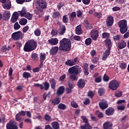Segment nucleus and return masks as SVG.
<instances>
[{
    "instance_id": "nucleus-1",
    "label": "nucleus",
    "mask_w": 129,
    "mask_h": 129,
    "mask_svg": "<svg viewBox=\"0 0 129 129\" xmlns=\"http://www.w3.org/2000/svg\"><path fill=\"white\" fill-rule=\"evenodd\" d=\"M35 5L36 6V9L34 10L35 14L37 15L39 18L43 17V14L40 15V13H43V9H46L47 8V3L45 0H39L35 2Z\"/></svg>"
},
{
    "instance_id": "nucleus-2",
    "label": "nucleus",
    "mask_w": 129,
    "mask_h": 129,
    "mask_svg": "<svg viewBox=\"0 0 129 129\" xmlns=\"http://www.w3.org/2000/svg\"><path fill=\"white\" fill-rule=\"evenodd\" d=\"M68 72L70 75V78L73 81H75L78 79V77L77 75L80 74V73L82 72L81 68L78 66H74L70 68L69 69Z\"/></svg>"
},
{
    "instance_id": "nucleus-3",
    "label": "nucleus",
    "mask_w": 129,
    "mask_h": 129,
    "mask_svg": "<svg viewBox=\"0 0 129 129\" xmlns=\"http://www.w3.org/2000/svg\"><path fill=\"white\" fill-rule=\"evenodd\" d=\"M59 49L60 51L68 52L71 49V41L67 38H63L59 42Z\"/></svg>"
},
{
    "instance_id": "nucleus-4",
    "label": "nucleus",
    "mask_w": 129,
    "mask_h": 129,
    "mask_svg": "<svg viewBox=\"0 0 129 129\" xmlns=\"http://www.w3.org/2000/svg\"><path fill=\"white\" fill-rule=\"evenodd\" d=\"M37 48V42L34 40H30L26 43L24 47V51L31 52Z\"/></svg>"
},
{
    "instance_id": "nucleus-5",
    "label": "nucleus",
    "mask_w": 129,
    "mask_h": 129,
    "mask_svg": "<svg viewBox=\"0 0 129 129\" xmlns=\"http://www.w3.org/2000/svg\"><path fill=\"white\" fill-rule=\"evenodd\" d=\"M106 46L108 47V49L104 53L103 56V60H105L107 58L110 54V50L111 49V40L109 39H107L105 40Z\"/></svg>"
},
{
    "instance_id": "nucleus-6",
    "label": "nucleus",
    "mask_w": 129,
    "mask_h": 129,
    "mask_svg": "<svg viewBox=\"0 0 129 129\" xmlns=\"http://www.w3.org/2000/svg\"><path fill=\"white\" fill-rule=\"evenodd\" d=\"M127 22L125 20H121L118 23V26L120 28V31L121 34H124L127 31V27L126 26Z\"/></svg>"
},
{
    "instance_id": "nucleus-7",
    "label": "nucleus",
    "mask_w": 129,
    "mask_h": 129,
    "mask_svg": "<svg viewBox=\"0 0 129 129\" xmlns=\"http://www.w3.org/2000/svg\"><path fill=\"white\" fill-rule=\"evenodd\" d=\"M12 38L15 41H19V40H22L23 38H24V34L21 32V31H19L16 32H14L12 34Z\"/></svg>"
},
{
    "instance_id": "nucleus-8",
    "label": "nucleus",
    "mask_w": 129,
    "mask_h": 129,
    "mask_svg": "<svg viewBox=\"0 0 129 129\" xmlns=\"http://www.w3.org/2000/svg\"><path fill=\"white\" fill-rule=\"evenodd\" d=\"M119 87V82L116 80L111 81L109 84V88L111 90H116Z\"/></svg>"
},
{
    "instance_id": "nucleus-9",
    "label": "nucleus",
    "mask_w": 129,
    "mask_h": 129,
    "mask_svg": "<svg viewBox=\"0 0 129 129\" xmlns=\"http://www.w3.org/2000/svg\"><path fill=\"white\" fill-rule=\"evenodd\" d=\"M99 106L100 108L103 110L106 109V108L108 107V103L106 100L103 99L100 102H99Z\"/></svg>"
},
{
    "instance_id": "nucleus-10",
    "label": "nucleus",
    "mask_w": 129,
    "mask_h": 129,
    "mask_svg": "<svg viewBox=\"0 0 129 129\" xmlns=\"http://www.w3.org/2000/svg\"><path fill=\"white\" fill-rule=\"evenodd\" d=\"M106 25L107 27H111L113 25V17L111 16H108L106 19Z\"/></svg>"
},
{
    "instance_id": "nucleus-11",
    "label": "nucleus",
    "mask_w": 129,
    "mask_h": 129,
    "mask_svg": "<svg viewBox=\"0 0 129 129\" xmlns=\"http://www.w3.org/2000/svg\"><path fill=\"white\" fill-rule=\"evenodd\" d=\"M7 129H18V126L14 121H10L9 123L7 124Z\"/></svg>"
},
{
    "instance_id": "nucleus-12",
    "label": "nucleus",
    "mask_w": 129,
    "mask_h": 129,
    "mask_svg": "<svg viewBox=\"0 0 129 129\" xmlns=\"http://www.w3.org/2000/svg\"><path fill=\"white\" fill-rule=\"evenodd\" d=\"M2 6L3 9L5 10H11L12 8V3H11V1L7 0L6 2L2 4Z\"/></svg>"
},
{
    "instance_id": "nucleus-13",
    "label": "nucleus",
    "mask_w": 129,
    "mask_h": 129,
    "mask_svg": "<svg viewBox=\"0 0 129 129\" xmlns=\"http://www.w3.org/2000/svg\"><path fill=\"white\" fill-rule=\"evenodd\" d=\"M98 31L97 30H92L91 33V37L92 39H93L94 40H97V38H98V35H99Z\"/></svg>"
},
{
    "instance_id": "nucleus-14",
    "label": "nucleus",
    "mask_w": 129,
    "mask_h": 129,
    "mask_svg": "<svg viewBox=\"0 0 129 129\" xmlns=\"http://www.w3.org/2000/svg\"><path fill=\"white\" fill-rule=\"evenodd\" d=\"M3 16L4 21H9L11 18V13L10 11H4L3 13Z\"/></svg>"
},
{
    "instance_id": "nucleus-15",
    "label": "nucleus",
    "mask_w": 129,
    "mask_h": 129,
    "mask_svg": "<svg viewBox=\"0 0 129 129\" xmlns=\"http://www.w3.org/2000/svg\"><path fill=\"white\" fill-rule=\"evenodd\" d=\"M19 19V13L18 12H14L12 15L11 21L12 23H16Z\"/></svg>"
},
{
    "instance_id": "nucleus-16",
    "label": "nucleus",
    "mask_w": 129,
    "mask_h": 129,
    "mask_svg": "<svg viewBox=\"0 0 129 129\" xmlns=\"http://www.w3.org/2000/svg\"><path fill=\"white\" fill-rule=\"evenodd\" d=\"M48 42L50 45H52V46H56L58 42H59V40L57 39V38H51L48 40Z\"/></svg>"
},
{
    "instance_id": "nucleus-17",
    "label": "nucleus",
    "mask_w": 129,
    "mask_h": 129,
    "mask_svg": "<svg viewBox=\"0 0 129 129\" xmlns=\"http://www.w3.org/2000/svg\"><path fill=\"white\" fill-rule=\"evenodd\" d=\"M66 32V27L65 26L61 25L60 26L59 30H58V33L60 36H62L65 34Z\"/></svg>"
},
{
    "instance_id": "nucleus-18",
    "label": "nucleus",
    "mask_w": 129,
    "mask_h": 129,
    "mask_svg": "<svg viewBox=\"0 0 129 129\" xmlns=\"http://www.w3.org/2000/svg\"><path fill=\"white\" fill-rule=\"evenodd\" d=\"M105 113L106 115H113V113H114V108L112 107H109L106 110Z\"/></svg>"
},
{
    "instance_id": "nucleus-19",
    "label": "nucleus",
    "mask_w": 129,
    "mask_h": 129,
    "mask_svg": "<svg viewBox=\"0 0 129 129\" xmlns=\"http://www.w3.org/2000/svg\"><path fill=\"white\" fill-rule=\"evenodd\" d=\"M64 91H65V87L63 86H60L56 92V94L58 96L62 95V94L64 93Z\"/></svg>"
},
{
    "instance_id": "nucleus-20",
    "label": "nucleus",
    "mask_w": 129,
    "mask_h": 129,
    "mask_svg": "<svg viewBox=\"0 0 129 129\" xmlns=\"http://www.w3.org/2000/svg\"><path fill=\"white\" fill-rule=\"evenodd\" d=\"M58 50H59V47L57 46L52 47L50 50V54L52 55H56L57 52H58Z\"/></svg>"
},
{
    "instance_id": "nucleus-21",
    "label": "nucleus",
    "mask_w": 129,
    "mask_h": 129,
    "mask_svg": "<svg viewBox=\"0 0 129 129\" xmlns=\"http://www.w3.org/2000/svg\"><path fill=\"white\" fill-rule=\"evenodd\" d=\"M126 47V42L124 40H121L118 43V48L119 49H123Z\"/></svg>"
},
{
    "instance_id": "nucleus-22",
    "label": "nucleus",
    "mask_w": 129,
    "mask_h": 129,
    "mask_svg": "<svg viewBox=\"0 0 129 129\" xmlns=\"http://www.w3.org/2000/svg\"><path fill=\"white\" fill-rule=\"evenodd\" d=\"M78 86L79 88H83L85 86V81L82 79H80L78 82Z\"/></svg>"
},
{
    "instance_id": "nucleus-23",
    "label": "nucleus",
    "mask_w": 129,
    "mask_h": 129,
    "mask_svg": "<svg viewBox=\"0 0 129 129\" xmlns=\"http://www.w3.org/2000/svg\"><path fill=\"white\" fill-rule=\"evenodd\" d=\"M49 88H50V84L48 82H45L43 83V85H41V89L42 90H49Z\"/></svg>"
},
{
    "instance_id": "nucleus-24",
    "label": "nucleus",
    "mask_w": 129,
    "mask_h": 129,
    "mask_svg": "<svg viewBox=\"0 0 129 129\" xmlns=\"http://www.w3.org/2000/svg\"><path fill=\"white\" fill-rule=\"evenodd\" d=\"M49 83L52 89H55L56 88V81L54 79H50L49 80Z\"/></svg>"
},
{
    "instance_id": "nucleus-25",
    "label": "nucleus",
    "mask_w": 129,
    "mask_h": 129,
    "mask_svg": "<svg viewBox=\"0 0 129 129\" xmlns=\"http://www.w3.org/2000/svg\"><path fill=\"white\" fill-rule=\"evenodd\" d=\"M18 13H19L21 17H25L28 12H27V9H26V8L23 7L21 11H18Z\"/></svg>"
},
{
    "instance_id": "nucleus-26",
    "label": "nucleus",
    "mask_w": 129,
    "mask_h": 129,
    "mask_svg": "<svg viewBox=\"0 0 129 129\" xmlns=\"http://www.w3.org/2000/svg\"><path fill=\"white\" fill-rule=\"evenodd\" d=\"M104 129L111 128L112 124L110 122H105L103 124Z\"/></svg>"
},
{
    "instance_id": "nucleus-27",
    "label": "nucleus",
    "mask_w": 129,
    "mask_h": 129,
    "mask_svg": "<svg viewBox=\"0 0 129 129\" xmlns=\"http://www.w3.org/2000/svg\"><path fill=\"white\" fill-rule=\"evenodd\" d=\"M59 102H61V99L58 97L53 99L51 101V103L53 105H57V104H59Z\"/></svg>"
},
{
    "instance_id": "nucleus-28",
    "label": "nucleus",
    "mask_w": 129,
    "mask_h": 129,
    "mask_svg": "<svg viewBox=\"0 0 129 129\" xmlns=\"http://www.w3.org/2000/svg\"><path fill=\"white\" fill-rule=\"evenodd\" d=\"M51 126L53 129H60V126L57 121H54L51 123Z\"/></svg>"
},
{
    "instance_id": "nucleus-29",
    "label": "nucleus",
    "mask_w": 129,
    "mask_h": 129,
    "mask_svg": "<svg viewBox=\"0 0 129 129\" xmlns=\"http://www.w3.org/2000/svg\"><path fill=\"white\" fill-rule=\"evenodd\" d=\"M28 23V20L26 18H21L19 21V24L21 26H25Z\"/></svg>"
},
{
    "instance_id": "nucleus-30",
    "label": "nucleus",
    "mask_w": 129,
    "mask_h": 129,
    "mask_svg": "<svg viewBox=\"0 0 129 129\" xmlns=\"http://www.w3.org/2000/svg\"><path fill=\"white\" fill-rule=\"evenodd\" d=\"M65 64L68 66H74L75 65V63L73 61V59H69L65 62Z\"/></svg>"
},
{
    "instance_id": "nucleus-31",
    "label": "nucleus",
    "mask_w": 129,
    "mask_h": 129,
    "mask_svg": "<svg viewBox=\"0 0 129 129\" xmlns=\"http://www.w3.org/2000/svg\"><path fill=\"white\" fill-rule=\"evenodd\" d=\"M75 31L77 35H81V34L82 33V29H81V26L80 25H78V26H77Z\"/></svg>"
},
{
    "instance_id": "nucleus-32",
    "label": "nucleus",
    "mask_w": 129,
    "mask_h": 129,
    "mask_svg": "<svg viewBox=\"0 0 129 129\" xmlns=\"http://www.w3.org/2000/svg\"><path fill=\"white\" fill-rule=\"evenodd\" d=\"M81 129H92V126L90 125L89 123H87L81 126Z\"/></svg>"
},
{
    "instance_id": "nucleus-33",
    "label": "nucleus",
    "mask_w": 129,
    "mask_h": 129,
    "mask_svg": "<svg viewBox=\"0 0 129 129\" xmlns=\"http://www.w3.org/2000/svg\"><path fill=\"white\" fill-rule=\"evenodd\" d=\"M31 58L33 61L37 62L39 60V56H38V54L36 53H32L31 55Z\"/></svg>"
},
{
    "instance_id": "nucleus-34",
    "label": "nucleus",
    "mask_w": 129,
    "mask_h": 129,
    "mask_svg": "<svg viewBox=\"0 0 129 129\" xmlns=\"http://www.w3.org/2000/svg\"><path fill=\"white\" fill-rule=\"evenodd\" d=\"M24 18H26V19H27V20H29V21H31V20L33 19V14L27 12Z\"/></svg>"
},
{
    "instance_id": "nucleus-35",
    "label": "nucleus",
    "mask_w": 129,
    "mask_h": 129,
    "mask_svg": "<svg viewBox=\"0 0 129 129\" xmlns=\"http://www.w3.org/2000/svg\"><path fill=\"white\" fill-rule=\"evenodd\" d=\"M40 59L41 62H44L45 59H46V54L45 53H41L40 55Z\"/></svg>"
},
{
    "instance_id": "nucleus-36",
    "label": "nucleus",
    "mask_w": 129,
    "mask_h": 129,
    "mask_svg": "<svg viewBox=\"0 0 129 129\" xmlns=\"http://www.w3.org/2000/svg\"><path fill=\"white\" fill-rule=\"evenodd\" d=\"M66 107L67 106L63 103H60L58 106V108L61 109V110H64V109H66Z\"/></svg>"
},
{
    "instance_id": "nucleus-37",
    "label": "nucleus",
    "mask_w": 129,
    "mask_h": 129,
    "mask_svg": "<svg viewBox=\"0 0 129 129\" xmlns=\"http://www.w3.org/2000/svg\"><path fill=\"white\" fill-rule=\"evenodd\" d=\"M61 15L58 12H55L53 13L52 17L54 18V19H57V18H59Z\"/></svg>"
},
{
    "instance_id": "nucleus-38",
    "label": "nucleus",
    "mask_w": 129,
    "mask_h": 129,
    "mask_svg": "<svg viewBox=\"0 0 129 129\" xmlns=\"http://www.w3.org/2000/svg\"><path fill=\"white\" fill-rule=\"evenodd\" d=\"M23 77L24 78H30L31 77V74L28 72H24L23 74Z\"/></svg>"
},
{
    "instance_id": "nucleus-39",
    "label": "nucleus",
    "mask_w": 129,
    "mask_h": 129,
    "mask_svg": "<svg viewBox=\"0 0 129 129\" xmlns=\"http://www.w3.org/2000/svg\"><path fill=\"white\" fill-rule=\"evenodd\" d=\"M117 108L118 110H124L125 106H124V104H122L121 105H118L117 106Z\"/></svg>"
},
{
    "instance_id": "nucleus-40",
    "label": "nucleus",
    "mask_w": 129,
    "mask_h": 129,
    "mask_svg": "<svg viewBox=\"0 0 129 129\" xmlns=\"http://www.w3.org/2000/svg\"><path fill=\"white\" fill-rule=\"evenodd\" d=\"M91 43H92V40L90 38H88L87 39L85 40V44L87 46L89 45H91Z\"/></svg>"
},
{
    "instance_id": "nucleus-41",
    "label": "nucleus",
    "mask_w": 129,
    "mask_h": 129,
    "mask_svg": "<svg viewBox=\"0 0 129 129\" xmlns=\"http://www.w3.org/2000/svg\"><path fill=\"white\" fill-rule=\"evenodd\" d=\"M121 38V37L120 36H119V35H115V36L113 37V40H114L115 42H116V41H119V40H120Z\"/></svg>"
},
{
    "instance_id": "nucleus-42",
    "label": "nucleus",
    "mask_w": 129,
    "mask_h": 129,
    "mask_svg": "<svg viewBox=\"0 0 129 129\" xmlns=\"http://www.w3.org/2000/svg\"><path fill=\"white\" fill-rule=\"evenodd\" d=\"M98 92L100 96H102V95L104 94V89L103 88H100Z\"/></svg>"
},
{
    "instance_id": "nucleus-43",
    "label": "nucleus",
    "mask_w": 129,
    "mask_h": 129,
    "mask_svg": "<svg viewBox=\"0 0 129 129\" xmlns=\"http://www.w3.org/2000/svg\"><path fill=\"white\" fill-rule=\"evenodd\" d=\"M121 95H122V92H121L120 91H117L115 93V96L116 97H120V96H121Z\"/></svg>"
},
{
    "instance_id": "nucleus-44",
    "label": "nucleus",
    "mask_w": 129,
    "mask_h": 129,
    "mask_svg": "<svg viewBox=\"0 0 129 129\" xmlns=\"http://www.w3.org/2000/svg\"><path fill=\"white\" fill-rule=\"evenodd\" d=\"M21 28V25L19 24V23L16 22L14 25V30H19Z\"/></svg>"
},
{
    "instance_id": "nucleus-45",
    "label": "nucleus",
    "mask_w": 129,
    "mask_h": 129,
    "mask_svg": "<svg viewBox=\"0 0 129 129\" xmlns=\"http://www.w3.org/2000/svg\"><path fill=\"white\" fill-rule=\"evenodd\" d=\"M71 106L72 107H74V108H77L78 107V104L76 103V102L74 101H72L71 102Z\"/></svg>"
},
{
    "instance_id": "nucleus-46",
    "label": "nucleus",
    "mask_w": 129,
    "mask_h": 129,
    "mask_svg": "<svg viewBox=\"0 0 129 129\" xmlns=\"http://www.w3.org/2000/svg\"><path fill=\"white\" fill-rule=\"evenodd\" d=\"M110 34L108 33L104 32L102 34V38L103 39H108V38H109Z\"/></svg>"
},
{
    "instance_id": "nucleus-47",
    "label": "nucleus",
    "mask_w": 129,
    "mask_h": 129,
    "mask_svg": "<svg viewBox=\"0 0 129 129\" xmlns=\"http://www.w3.org/2000/svg\"><path fill=\"white\" fill-rule=\"evenodd\" d=\"M83 14V11L78 10L77 12V16L78 18H82V15Z\"/></svg>"
},
{
    "instance_id": "nucleus-48",
    "label": "nucleus",
    "mask_w": 129,
    "mask_h": 129,
    "mask_svg": "<svg viewBox=\"0 0 129 129\" xmlns=\"http://www.w3.org/2000/svg\"><path fill=\"white\" fill-rule=\"evenodd\" d=\"M119 67L122 70H123L126 68V64L125 63H121L119 64Z\"/></svg>"
},
{
    "instance_id": "nucleus-49",
    "label": "nucleus",
    "mask_w": 129,
    "mask_h": 129,
    "mask_svg": "<svg viewBox=\"0 0 129 129\" xmlns=\"http://www.w3.org/2000/svg\"><path fill=\"white\" fill-rule=\"evenodd\" d=\"M34 35L35 36H37V37H39L41 35V30L39 29H37L34 31Z\"/></svg>"
},
{
    "instance_id": "nucleus-50",
    "label": "nucleus",
    "mask_w": 129,
    "mask_h": 129,
    "mask_svg": "<svg viewBox=\"0 0 129 129\" xmlns=\"http://www.w3.org/2000/svg\"><path fill=\"white\" fill-rule=\"evenodd\" d=\"M51 35L53 37H57V30L52 29L51 32Z\"/></svg>"
},
{
    "instance_id": "nucleus-51",
    "label": "nucleus",
    "mask_w": 129,
    "mask_h": 129,
    "mask_svg": "<svg viewBox=\"0 0 129 129\" xmlns=\"http://www.w3.org/2000/svg\"><path fill=\"white\" fill-rule=\"evenodd\" d=\"M92 62L93 64H98V58L97 57H94L92 59Z\"/></svg>"
},
{
    "instance_id": "nucleus-52",
    "label": "nucleus",
    "mask_w": 129,
    "mask_h": 129,
    "mask_svg": "<svg viewBox=\"0 0 129 129\" xmlns=\"http://www.w3.org/2000/svg\"><path fill=\"white\" fill-rule=\"evenodd\" d=\"M12 75H13V69L12 68H10L9 71V76H10V78L11 79H13V77H12Z\"/></svg>"
},
{
    "instance_id": "nucleus-53",
    "label": "nucleus",
    "mask_w": 129,
    "mask_h": 129,
    "mask_svg": "<svg viewBox=\"0 0 129 129\" xmlns=\"http://www.w3.org/2000/svg\"><path fill=\"white\" fill-rule=\"evenodd\" d=\"M44 119H45L46 121H50V120H51V116L48 114H45L44 116Z\"/></svg>"
},
{
    "instance_id": "nucleus-54",
    "label": "nucleus",
    "mask_w": 129,
    "mask_h": 129,
    "mask_svg": "<svg viewBox=\"0 0 129 129\" xmlns=\"http://www.w3.org/2000/svg\"><path fill=\"white\" fill-rule=\"evenodd\" d=\"M101 80H102L101 76H99L97 78H96V79H95V81L96 83H99L101 82Z\"/></svg>"
},
{
    "instance_id": "nucleus-55",
    "label": "nucleus",
    "mask_w": 129,
    "mask_h": 129,
    "mask_svg": "<svg viewBox=\"0 0 129 129\" xmlns=\"http://www.w3.org/2000/svg\"><path fill=\"white\" fill-rule=\"evenodd\" d=\"M15 118L17 121H20V120L22 119V116H20L19 113H18L16 114Z\"/></svg>"
},
{
    "instance_id": "nucleus-56",
    "label": "nucleus",
    "mask_w": 129,
    "mask_h": 129,
    "mask_svg": "<svg viewBox=\"0 0 129 129\" xmlns=\"http://www.w3.org/2000/svg\"><path fill=\"white\" fill-rule=\"evenodd\" d=\"M62 21L65 24H67V23H68V19L67 18V16L64 15L63 16Z\"/></svg>"
},
{
    "instance_id": "nucleus-57",
    "label": "nucleus",
    "mask_w": 129,
    "mask_h": 129,
    "mask_svg": "<svg viewBox=\"0 0 129 129\" xmlns=\"http://www.w3.org/2000/svg\"><path fill=\"white\" fill-rule=\"evenodd\" d=\"M88 96H89V97H90L91 98H92V97H93V96H94V93H93V92L90 91L88 93Z\"/></svg>"
},
{
    "instance_id": "nucleus-58",
    "label": "nucleus",
    "mask_w": 129,
    "mask_h": 129,
    "mask_svg": "<svg viewBox=\"0 0 129 129\" xmlns=\"http://www.w3.org/2000/svg\"><path fill=\"white\" fill-rule=\"evenodd\" d=\"M18 114H19L21 116H25V115L26 114V113L25 111H21L19 112Z\"/></svg>"
},
{
    "instance_id": "nucleus-59",
    "label": "nucleus",
    "mask_w": 129,
    "mask_h": 129,
    "mask_svg": "<svg viewBox=\"0 0 129 129\" xmlns=\"http://www.w3.org/2000/svg\"><path fill=\"white\" fill-rule=\"evenodd\" d=\"M103 80L104 81H106V82H107V81H109V78L108 77V76L105 74L103 77Z\"/></svg>"
},
{
    "instance_id": "nucleus-60",
    "label": "nucleus",
    "mask_w": 129,
    "mask_h": 129,
    "mask_svg": "<svg viewBox=\"0 0 129 129\" xmlns=\"http://www.w3.org/2000/svg\"><path fill=\"white\" fill-rule=\"evenodd\" d=\"M33 72H34V73H38V72H40V69L39 67L34 68L32 70Z\"/></svg>"
},
{
    "instance_id": "nucleus-61",
    "label": "nucleus",
    "mask_w": 129,
    "mask_h": 129,
    "mask_svg": "<svg viewBox=\"0 0 129 129\" xmlns=\"http://www.w3.org/2000/svg\"><path fill=\"white\" fill-rule=\"evenodd\" d=\"M89 103H90V100H89V99H86L84 102V104H85V105H87L89 104Z\"/></svg>"
},
{
    "instance_id": "nucleus-62",
    "label": "nucleus",
    "mask_w": 129,
    "mask_h": 129,
    "mask_svg": "<svg viewBox=\"0 0 129 129\" xmlns=\"http://www.w3.org/2000/svg\"><path fill=\"white\" fill-rule=\"evenodd\" d=\"M57 7L58 10L59 11V10H61V8L64 7V4L63 3H59Z\"/></svg>"
},
{
    "instance_id": "nucleus-63",
    "label": "nucleus",
    "mask_w": 129,
    "mask_h": 129,
    "mask_svg": "<svg viewBox=\"0 0 129 129\" xmlns=\"http://www.w3.org/2000/svg\"><path fill=\"white\" fill-rule=\"evenodd\" d=\"M28 30H29V26H25L23 29V33H27V32H28Z\"/></svg>"
},
{
    "instance_id": "nucleus-64",
    "label": "nucleus",
    "mask_w": 129,
    "mask_h": 129,
    "mask_svg": "<svg viewBox=\"0 0 129 129\" xmlns=\"http://www.w3.org/2000/svg\"><path fill=\"white\" fill-rule=\"evenodd\" d=\"M82 2L84 5H89L90 4V0H82Z\"/></svg>"
}]
</instances>
